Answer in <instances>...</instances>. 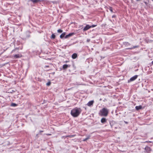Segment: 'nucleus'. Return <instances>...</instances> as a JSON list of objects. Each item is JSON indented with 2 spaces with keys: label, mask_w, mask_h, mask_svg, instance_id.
Instances as JSON below:
<instances>
[{
  "label": "nucleus",
  "mask_w": 153,
  "mask_h": 153,
  "mask_svg": "<svg viewBox=\"0 0 153 153\" xmlns=\"http://www.w3.org/2000/svg\"><path fill=\"white\" fill-rule=\"evenodd\" d=\"M81 111L82 110L80 108L75 107L71 110V114L73 117H77L79 115Z\"/></svg>",
  "instance_id": "nucleus-1"
},
{
  "label": "nucleus",
  "mask_w": 153,
  "mask_h": 153,
  "mask_svg": "<svg viewBox=\"0 0 153 153\" xmlns=\"http://www.w3.org/2000/svg\"><path fill=\"white\" fill-rule=\"evenodd\" d=\"M109 110L106 108H103L100 111L99 114L101 116H107L108 114Z\"/></svg>",
  "instance_id": "nucleus-2"
},
{
  "label": "nucleus",
  "mask_w": 153,
  "mask_h": 153,
  "mask_svg": "<svg viewBox=\"0 0 153 153\" xmlns=\"http://www.w3.org/2000/svg\"><path fill=\"white\" fill-rule=\"evenodd\" d=\"M138 76L135 75L130 78L129 80L128 81V82L132 81L135 80L137 77Z\"/></svg>",
  "instance_id": "nucleus-3"
},
{
  "label": "nucleus",
  "mask_w": 153,
  "mask_h": 153,
  "mask_svg": "<svg viewBox=\"0 0 153 153\" xmlns=\"http://www.w3.org/2000/svg\"><path fill=\"white\" fill-rule=\"evenodd\" d=\"M91 28V27L90 25H86V26L83 29V30L84 31H85L88 30L89 29Z\"/></svg>",
  "instance_id": "nucleus-4"
},
{
  "label": "nucleus",
  "mask_w": 153,
  "mask_h": 153,
  "mask_svg": "<svg viewBox=\"0 0 153 153\" xmlns=\"http://www.w3.org/2000/svg\"><path fill=\"white\" fill-rule=\"evenodd\" d=\"M74 34V33H70L66 35L65 36V39H67L69 37L72 36Z\"/></svg>",
  "instance_id": "nucleus-5"
},
{
  "label": "nucleus",
  "mask_w": 153,
  "mask_h": 153,
  "mask_svg": "<svg viewBox=\"0 0 153 153\" xmlns=\"http://www.w3.org/2000/svg\"><path fill=\"white\" fill-rule=\"evenodd\" d=\"M70 67V65L65 64L63 65L62 68L64 69H66L68 67Z\"/></svg>",
  "instance_id": "nucleus-6"
},
{
  "label": "nucleus",
  "mask_w": 153,
  "mask_h": 153,
  "mask_svg": "<svg viewBox=\"0 0 153 153\" xmlns=\"http://www.w3.org/2000/svg\"><path fill=\"white\" fill-rule=\"evenodd\" d=\"M145 149L146 151V152H149L151 151L150 148L148 146L146 147L145 148Z\"/></svg>",
  "instance_id": "nucleus-7"
},
{
  "label": "nucleus",
  "mask_w": 153,
  "mask_h": 153,
  "mask_svg": "<svg viewBox=\"0 0 153 153\" xmlns=\"http://www.w3.org/2000/svg\"><path fill=\"white\" fill-rule=\"evenodd\" d=\"M21 56H20V55L19 54H15L13 56V59L19 58H20Z\"/></svg>",
  "instance_id": "nucleus-8"
},
{
  "label": "nucleus",
  "mask_w": 153,
  "mask_h": 153,
  "mask_svg": "<svg viewBox=\"0 0 153 153\" xmlns=\"http://www.w3.org/2000/svg\"><path fill=\"white\" fill-rule=\"evenodd\" d=\"M94 102V101L93 100L89 101L87 104V105L88 106H90L93 105Z\"/></svg>",
  "instance_id": "nucleus-9"
},
{
  "label": "nucleus",
  "mask_w": 153,
  "mask_h": 153,
  "mask_svg": "<svg viewBox=\"0 0 153 153\" xmlns=\"http://www.w3.org/2000/svg\"><path fill=\"white\" fill-rule=\"evenodd\" d=\"M29 1L32 2L34 3H37L41 1L40 0H30Z\"/></svg>",
  "instance_id": "nucleus-10"
},
{
  "label": "nucleus",
  "mask_w": 153,
  "mask_h": 153,
  "mask_svg": "<svg viewBox=\"0 0 153 153\" xmlns=\"http://www.w3.org/2000/svg\"><path fill=\"white\" fill-rule=\"evenodd\" d=\"M106 122V119L105 118H103L101 120V122L102 123H104Z\"/></svg>",
  "instance_id": "nucleus-11"
},
{
  "label": "nucleus",
  "mask_w": 153,
  "mask_h": 153,
  "mask_svg": "<svg viewBox=\"0 0 153 153\" xmlns=\"http://www.w3.org/2000/svg\"><path fill=\"white\" fill-rule=\"evenodd\" d=\"M123 43L126 47H128L131 45L129 42H124Z\"/></svg>",
  "instance_id": "nucleus-12"
},
{
  "label": "nucleus",
  "mask_w": 153,
  "mask_h": 153,
  "mask_svg": "<svg viewBox=\"0 0 153 153\" xmlns=\"http://www.w3.org/2000/svg\"><path fill=\"white\" fill-rule=\"evenodd\" d=\"M142 108V106L141 105L136 106L135 107V108L136 110H138Z\"/></svg>",
  "instance_id": "nucleus-13"
},
{
  "label": "nucleus",
  "mask_w": 153,
  "mask_h": 153,
  "mask_svg": "<svg viewBox=\"0 0 153 153\" xmlns=\"http://www.w3.org/2000/svg\"><path fill=\"white\" fill-rule=\"evenodd\" d=\"M77 57V55L76 53H73L72 55V57L73 59H76Z\"/></svg>",
  "instance_id": "nucleus-14"
},
{
  "label": "nucleus",
  "mask_w": 153,
  "mask_h": 153,
  "mask_svg": "<svg viewBox=\"0 0 153 153\" xmlns=\"http://www.w3.org/2000/svg\"><path fill=\"white\" fill-rule=\"evenodd\" d=\"M65 32L62 33L60 36V37L61 39H62L65 35Z\"/></svg>",
  "instance_id": "nucleus-15"
},
{
  "label": "nucleus",
  "mask_w": 153,
  "mask_h": 153,
  "mask_svg": "<svg viewBox=\"0 0 153 153\" xmlns=\"http://www.w3.org/2000/svg\"><path fill=\"white\" fill-rule=\"evenodd\" d=\"M76 136L75 134L72 135H67L65 136V137H69L70 138H71L73 137H74Z\"/></svg>",
  "instance_id": "nucleus-16"
},
{
  "label": "nucleus",
  "mask_w": 153,
  "mask_h": 153,
  "mask_svg": "<svg viewBox=\"0 0 153 153\" xmlns=\"http://www.w3.org/2000/svg\"><path fill=\"white\" fill-rule=\"evenodd\" d=\"M138 47H139L138 46H134L133 47L128 48L127 49H131L133 48H138Z\"/></svg>",
  "instance_id": "nucleus-17"
},
{
  "label": "nucleus",
  "mask_w": 153,
  "mask_h": 153,
  "mask_svg": "<svg viewBox=\"0 0 153 153\" xmlns=\"http://www.w3.org/2000/svg\"><path fill=\"white\" fill-rule=\"evenodd\" d=\"M55 36L54 34H52L51 35V38L53 39H55Z\"/></svg>",
  "instance_id": "nucleus-18"
},
{
  "label": "nucleus",
  "mask_w": 153,
  "mask_h": 153,
  "mask_svg": "<svg viewBox=\"0 0 153 153\" xmlns=\"http://www.w3.org/2000/svg\"><path fill=\"white\" fill-rule=\"evenodd\" d=\"M17 105L15 103H12L11 104V106H16Z\"/></svg>",
  "instance_id": "nucleus-19"
},
{
  "label": "nucleus",
  "mask_w": 153,
  "mask_h": 153,
  "mask_svg": "<svg viewBox=\"0 0 153 153\" xmlns=\"http://www.w3.org/2000/svg\"><path fill=\"white\" fill-rule=\"evenodd\" d=\"M62 30L61 29H59L57 30V32L59 33H62Z\"/></svg>",
  "instance_id": "nucleus-20"
},
{
  "label": "nucleus",
  "mask_w": 153,
  "mask_h": 153,
  "mask_svg": "<svg viewBox=\"0 0 153 153\" xmlns=\"http://www.w3.org/2000/svg\"><path fill=\"white\" fill-rule=\"evenodd\" d=\"M97 26L96 25H93L91 26H90L91 28V27H96Z\"/></svg>",
  "instance_id": "nucleus-21"
},
{
  "label": "nucleus",
  "mask_w": 153,
  "mask_h": 153,
  "mask_svg": "<svg viewBox=\"0 0 153 153\" xmlns=\"http://www.w3.org/2000/svg\"><path fill=\"white\" fill-rule=\"evenodd\" d=\"M50 84H51V82H49L46 83V85H48V86L50 85Z\"/></svg>",
  "instance_id": "nucleus-22"
},
{
  "label": "nucleus",
  "mask_w": 153,
  "mask_h": 153,
  "mask_svg": "<svg viewBox=\"0 0 153 153\" xmlns=\"http://www.w3.org/2000/svg\"><path fill=\"white\" fill-rule=\"evenodd\" d=\"M16 50H19V48H16L12 50V52H13V51H15Z\"/></svg>",
  "instance_id": "nucleus-23"
},
{
  "label": "nucleus",
  "mask_w": 153,
  "mask_h": 153,
  "mask_svg": "<svg viewBox=\"0 0 153 153\" xmlns=\"http://www.w3.org/2000/svg\"><path fill=\"white\" fill-rule=\"evenodd\" d=\"M109 10H110V11H111V12H113L112 8L111 7H110V8Z\"/></svg>",
  "instance_id": "nucleus-24"
},
{
  "label": "nucleus",
  "mask_w": 153,
  "mask_h": 153,
  "mask_svg": "<svg viewBox=\"0 0 153 153\" xmlns=\"http://www.w3.org/2000/svg\"><path fill=\"white\" fill-rule=\"evenodd\" d=\"M90 135H88L87 136V137L86 138L87 140H88L90 138Z\"/></svg>",
  "instance_id": "nucleus-25"
},
{
  "label": "nucleus",
  "mask_w": 153,
  "mask_h": 153,
  "mask_svg": "<svg viewBox=\"0 0 153 153\" xmlns=\"http://www.w3.org/2000/svg\"><path fill=\"white\" fill-rule=\"evenodd\" d=\"M88 140L86 138H85L83 140V141H86V140Z\"/></svg>",
  "instance_id": "nucleus-26"
},
{
  "label": "nucleus",
  "mask_w": 153,
  "mask_h": 153,
  "mask_svg": "<svg viewBox=\"0 0 153 153\" xmlns=\"http://www.w3.org/2000/svg\"><path fill=\"white\" fill-rule=\"evenodd\" d=\"M144 3L146 5H147L148 4V3L146 1H144Z\"/></svg>",
  "instance_id": "nucleus-27"
},
{
  "label": "nucleus",
  "mask_w": 153,
  "mask_h": 153,
  "mask_svg": "<svg viewBox=\"0 0 153 153\" xmlns=\"http://www.w3.org/2000/svg\"><path fill=\"white\" fill-rule=\"evenodd\" d=\"M47 135H51V134H46Z\"/></svg>",
  "instance_id": "nucleus-28"
},
{
  "label": "nucleus",
  "mask_w": 153,
  "mask_h": 153,
  "mask_svg": "<svg viewBox=\"0 0 153 153\" xmlns=\"http://www.w3.org/2000/svg\"><path fill=\"white\" fill-rule=\"evenodd\" d=\"M116 17V16L115 15H113L112 16V18H114V17Z\"/></svg>",
  "instance_id": "nucleus-29"
},
{
  "label": "nucleus",
  "mask_w": 153,
  "mask_h": 153,
  "mask_svg": "<svg viewBox=\"0 0 153 153\" xmlns=\"http://www.w3.org/2000/svg\"><path fill=\"white\" fill-rule=\"evenodd\" d=\"M49 67V66L48 65H46L45 66V67L48 68V67Z\"/></svg>",
  "instance_id": "nucleus-30"
},
{
  "label": "nucleus",
  "mask_w": 153,
  "mask_h": 153,
  "mask_svg": "<svg viewBox=\"0 0 153 153\" xmlns=\"http://www.w3.org/2000/svg\"><path fill=\"white\" fill-rule=\"evenodd\" d=\"M65 136H63V137H63V138H65L66 137H65Z\"/></svg>",
  "instance_id": "nucleus-31"
},
{
  "label": "nucleus",
  "mask_w": 153,
  "mask_h": 153,
  "mask_svg": "<svg viewBox=\"0 0 153 153\" xmlns=\"http://www.w3.org/2000/svg\"><path fill=\"white\" fill-rule=\"evenodd\" d=\"M40 132H43V131H40Z\"/></svg>",
  "instance_id": "nucleus-32"
},
{
  "label": "nucleus",
  "mask_w": 153,
  "mask_h": 153,
  "mask_svg": "<svg viewBox=\"0 0 153 153\" xmlns=\"http://www.w3.org/2000/svg\"><path fill=\"white\" fill-rule=\"evenodd\" d=\"M152 64L153 65V60L152 61Z\"/></svg>",
  "instance_id": "nucleus-33"
},
{
  "label": "nucleus",
  "mask_w": 153,
  "mask_h": 153,
  "mask_svg": "<svg viewBox=\"0 0 153 153\" xmlns=\"http://www.w3.org/2000/svg\"><path fill=\"white\" fill-rule=\"evenodd\" d=\"M153 1V0H152Z\"/></svg>",
  "instance_id": "nucleus-34"
}]
</instances>
